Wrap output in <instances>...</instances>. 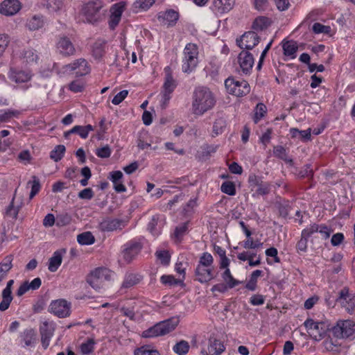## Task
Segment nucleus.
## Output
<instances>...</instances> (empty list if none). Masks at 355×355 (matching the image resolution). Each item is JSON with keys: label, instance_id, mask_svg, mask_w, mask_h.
Here are the masks:
<instances>
[{"label": "nucleus", "instance_id": "62", "mask_svg": "<svg viewBox=\"0 0 355 355\" xmlns=\"http://www.w3.org/2000/svg\"><path fill=\"white\" fill-rule=\"evenodd\" d=\"M263 245L262 243L259 241H254L253 239H247L243 243V246L245 249H256L261 247Z\"/></svg>", "mask_w": 355, "mask_h": 355}, {"label": "nucleus", "instance_id": "46", "mask_svg": "<svg viewBox=\"0 0 355 355\" xmlns=\"http://www.w3.org/2000/svg\"><path fill=\"white\" fill-rule=\"evenodd\" d=\"M32 181H29L28 184H31V191L29 195V198L31 200L36 194H37L41 189V185L39 178L33 175L32 176Z\"/></svg>", "mask_w": 355, "mask_h": 355}, {"label": "nucleus", "instance_id": "3", "mask_svg": "<svg viewBox=\"0 0 355 355\" xmlns=\"http://www.w3.org/2000/svg\"><path fill=\"white\" fill-rule=\"evenodd\" d=\"M179 323L178 318H171L159 322L154 326L144 331L141 334L143 338H154L166 335L173 331Z\"/></svg>", "mask_w": 355, "mask_h": 355}, {"label": "nucleus", "instance_id": "14", "mask_svg": "<svg viewBox=\"0 0 355 355\" xmlns=\"http://www.w3.org/2000/svg\"><path fill=\"white\" fill-rule=\"evenodd\" d=\"M65 71H76L77 76H83L90 72V67L87 61L84 58H79L74 60L73 62L66 64L64 67Z\"/></svg>", "mask_w": 355, "mask_h": 355}, {"label": "nucleus", "instance_id": "54", "mask_svg": "<svg viewBox=\"0 0 355 355\" xmlns=\"http://www.w3.org/2000/svg\"><path fill=\"white\" fill-rule=\"evenodd\" d=\"M324 348L334 353H338L340 351V345L336 342H334L332 339H327L324 341Z\"/></svg>", "mask_w": 355, "mask_h": 355}, {"label": "nucleus", "instance_id": "4", "mask_svg": "<svg viewBox=\"0 0 355 355\" xmlns=\"http://www.w3.org/2000/svg\"><path fill=\"white\" fill-rule=\"evenodd\" d=\"M184 58L182 69L184 73H191L198 63V48L193 43H189L184 49Z\"/></svg>", "mask_w": 355, "mask_h": 355}, {"label": "nucleus", "instance_id": "39", "mask_svg": "<svg viewBox=\"0 0 355 355\" xmlns=\"http://www.w3.org/2000/svg\"><path fill=\"white\" fill-rule=\"evenodd\" d=\"M77 241L80 245H92L95 238L90 232H85L78 235Z\"/></svg>", "mask_w": 355, "mask_h": 355}, {"label": "nucleus", "instance_id": "6", "mask_svg": "<svg viewBox=\"0 0 355 355\" xmlns=\"http://www.w3.org/2000/svg\"><path fill=\"white\" fill-rule=\"evenodd\" d=\"M331 331L337 338H353L355 333V322L350 320H338L332 327Z\"/></svg>", "mask_w": 355, "mask_h": 355}, {"label": "nucleus", "instance_id": "44", "mask_svg": "<svg viewBox=\"0 0 355 355\" xmlns=\"http://www.w3.org/2000/svg\"><path fill=\"white\" fill-rule=\"evenodd\" d=\"M226 127V121L223 117L216 119L213 125V136L221 134Z\"/></svg>", "mask_w": 355, "mask_h": 355}, {"label": "nucleus", "instance_id": "36", "mask_svg": "<svg viewBox=\"0 0 355 355\" xmlns=\"http://www.w3.org/2000/svg\"><path fill=\"white\" fill-rule=\"evenodd\" d=\"M270 25L268 18L265 17H259L257 18L252 26L253 31H260L266 28Z\"/></svg>", "mask_w": 355, "mask_h": 355}, {"label": "nucleus", "instance_id": "10", "mask_svg": "<svg viewBox=\"0 0 355 355\" xmlns=\"http://www.w3.org/2000/svg\"><path fill=\"white\" fill-rule=\"evenodd\" d=\"M108 273L109 270L107 268H96L88 275L87 282L94 289H100L104 282L107 280Z\"/></svg>", "mask_w": 355, "mask_h": 355}, {"label": "nucleus", "instance_id": "20", "mask_svg": "<svg viewBox=\"0 0 355 355\" xmlns=\"http://www.w3.org/2000/svg\"><path fill=\"white\" fill-rule=\"evenodd\" d=\"M54 327L52 324L48 322H44L40 327V333L41 336V342L44 349H46L50 340L53 335Z\"/></svg>", "mask_w": 355, "mask_h": 355}, {"label": "nucleus", "instance_id": "33", "mask_svg": "<svg viewBox=\"0 0 355 355\" xmlns=\"http://www.w3.org/2000/svg\"><path fill=\"white\" fill-rule=\"evenodd\" d=\"M178 12H175L173 10H169L166 11L163 16L162 17L163 23L167 26H173L175 24L177 20L178 19ZM161 18V16H159V19Z\"/></svg>", "mask_w": 355, "mask_h": 355}, {"label": "nucleus", "instance_id": "64", "mask_svg": "<svg viewBox=\"0 0 355 355\" xmlns=\"http://www.w3.org/2000/svg\"><path fill=\"white\" fill-rule=\"evenodd\" d=\"M135 355H160L156 349H147L144 347L135 349Z\"/></svg>", "mask_w": 355, "mask_h": 355}, {"label": "nucleus", "instance_id": "1", "mask_svg": "<svg viewBox=\"0 0 355 355\" xmlns=\"http://www.w3.org/2000/svg\"><path fill=\"white\" fill-rule=\"evenodd\" d=\"M216 104L213 92L207 87L199 86L195 88L192 94V112L195 115H202L211 110Z\"/></svg>", "mask_w": 355, "mask_h": 355}, {"label": "nucleus", "instance_id": "50", "mask_svg": "<svg viewBox=\"0 0 355 355\" xmlns=\"http://www.w3.org/2000/svg\"><path fill=\"white\" fill-rule=\"evenodd\" d=\"M254 121L257 123L266 112V107L263 103H258L254 110Z\"/></svg>", "mask_w": 355, "mask_h": 355}, {"label": "nucleus", "instance_id": "40", "mask_svg": "<svg viewBox=\"0 0 355 355\" xmlns=\"http://www.w3.org/2000/svg\"><path fill=\"white\" fill-rule=\"evenodd\" d=\"M189 344L186 340L177 343L173 347V350L178 355H186L189 350Z\"/></svg>", "mask_w": 355, "mask_h": 355}, {"label": "nucleus", "instance_id": "58", "mask_svg": "<svg viewBox=\"0 0 355 355\" xmlns=\"http://www.w3.org/2000/svg\"><path fill=\"white\" fill-rule=\"evenodd\" d=\"M112 150L108 145L96 149V155L101 158H108L110 157Z\"/></svg>", "mask_w": 355, "mask_h": 355}, {"label": "nucleus", "instance_id": "45", "mask_svg": "<svg viewBox=\"0 0 355 355\" xmlns=\"http://www.w3.org/2000/svg\"><path fill=\"white\" fill-rule=\"evenodd\" d=\"M125 5L126 3L124 1H120L114 4L110 8V15L114 16L115 17L121 18V15L125 10Z\"/></svg>", "mask_w": 355, "mask_h": 355}, {"label": "nucleus", "instance_id": "55", "mask_svg": "<svg viewBox=\"0 0 355 355\" xmlns=\"http://www.w3.org/2000/svg\"><path fill=\"white\" fill-rule=\"evenodd\" d=\"M274 155L278 158L283 159L286 162H292L291 159H288V155L286 149L282 146H277L274 147L273 150Z\"/></svg>", "mask_w": 355, "mask_h": 355}, {"label": "nucleus", "instance_id": "2", "mask_svg": "<svg viewBox=\"0 0 355 355\" xmlns=\"http://www.w3.org/2000/svg\"><path fill=\"white\" fill-rule=\"evenodd\" d=\"M103 7V3L101 0H90L83 3L80 13L86 22L96 24L102 19Z\"/></svg>", "mask_w": 355, "mask_h": 355}, {"label": "nucleus", "instance_id": "35", "mask_svg": "<svg viewBox=\"0 0 355 355\" xmlns=\"http://www.w3.org/2000/svg\"><path fill=\"white\" fill-rule=\"evenodd\" d=\"M263 275V271L261 270H256L253 271L250 277L249 281L245 285V288L250 291H254L257 288V282L258 277Z\"/></svg>", "mask_w": 355, "mask_h": 355}, {"label": "nucleus", "instance_id": "32", "mask_svg": "<svg viewBox=\"0 0 355 355\" xmlns=\"http://www.w3.org/2000/svg\"><path fill=\"white\" fill-rule=\"evenodd\" d=\"M311 236L306 227L302 231L301 239L297 242L296 248L297 252H306L307 250L308 239Z\"/></svg>", "mask_w": 355, "mask_h": 355}, {"label": "nucleus", "instance_id": "56", "mask_svg": "<svg viewBox=\"0 0 355 355\" xmlns=\"http://www.w3.org/2000/svg\"><path fill=\"white\" fill-rule=\"evenodd\" d=\"M157 258L161 261L162 264L166 266L169 263L171 256L168 251L161 250L155 253Z\"/></svg>", "mask_w": 355, "mask_h": 355}, {"label": "nucleus", "instance_id": "21", "mask_svg": "<svg viewBox=\"0 0 355 355\" xmlns=\"http://www.w3.org/2000/svg\"><path fill=\"white\" fill-rule=\"evenodd\" d=\"M8 77L12 81L16 83H24L31 79L32 74L29 71L10 68Z\"/></svg>", "mask_w": 355, "mask_h": 355}, {"label": "nucleus", "instance_id": "17", "mask_svg": "<svg viewBox=\"0 0 355 355\" xmlns=\"http://www.w3.org/2000/svg\"><path fill=\"white\" fill-rule=\"evenodd\" d=\"M21 9L18 0H5L0 3V13L6 16H12Z\"/></svg>", "mask_w": 355, "mask_h": 355}, {"label": "nucleus", "instance_id": "47", "mask_svg": "<svg viewBox=\"0 0 355 355\" xmlns=\"http://www.w3.org/2000/svg\"><path fill=\"white\" fill-rule=\"evenodd\" d=\"M95 341L93 338L88 339L86 342L83 343L80 346V352L84 355L91 354L94 349Z\"/></svg>", "mask_w": 355, "mask_h": 355}, {"label": "nucleus", "instance_id": "29", "mask_svg": "<svg viewBox=\"0 0 355 355\" xmlns=\"http://www.w3.org/2000/svg\"><path fill=\"white\" fill-rule=\"evenodd\" d=\"M44 24L42 15H34L27 20L26 26L31 31H36L43 27Z\"/></svg>", "mask_w": 355, "mask_h": 355}, {"label": "nucleus", "instance_id": "60", "mask_svg": "<svg viewBox=\"0 0 355 355\" xmlns=\"http://www.w3.org/2000/svg\"><path fill=\"white\" fill-rule=\"evenodd\" d=\"M330 29V26L322 25L320 23H315L312 26V30L315 34L328 33Z\"/></svg>", "mask_w": 355, "mask_h": 355}, {"label": "nucleus", "instance_id": "22", "mask_svg": "<svg viewBox=\"0 0 355 355\" xmlns=\"http://www.w3.org/2000/svg\"><path fill=\"white\" fill-rule=\"evenodd\" d=\"M20 340L24 343V347H34L37 343V333L33 329H25L20 334Z\"/></svg>", "mask_w": 355, "mask_h": 355}, {"label": "nucleus", "instance_id": "38", "mask_svg": "<svg viewBox=\"0 0 355 355\" xmlns=\"http://www.w3.org/2000/svg\"><path fill=\"white\" fill-rule=\"evenodd\" d=\"M94 130V128L92 125H87L85 126L75 125L71 132H75L80 135L82 139H86L88 137L89 132Z\"/></svg>", "mask_w": 355, "mask_h": 355}, {"label": "nucleus", "instance_id": "51", "mask_svg": "<svg viewBox=\"0 0 355 355\" xmlns=\"http://www.w3.org/2000/svg\"><path fill=\"white\" fill-rule=\"evenodd\" d=\"M13 257L10 254L6 256L3 261L0 263V271L6 274L12 267Z\"/></svg>", "mask_w": 355, "mask_h": 355}, {"label": "nucleus", "instance_id": "30", "mask_svg": "<svg viewBox=\"0 0 355 355\" xmlns=\"http://www.w3.org/2000/svg\"><path fill=\"white\" fill-rule=\"evenodd\" d=\"M21 114V111L17 110L7 109L0 110V122L6 123L12 119L18 118Z\"/></svg>", "mask_w": 355, "mask_h": 355}, {"label": "nucleus", "instance_id": "53", "mask_svg": "<svg viewBox=\"0 0 355 355\" xmlns=\"http://www.w3.org/2000/svg\"><path fill=\"white\" fill-rule=\"evenodd\" d=\"M188 225L189 222H186L176 227L174 232V236L175 239H177L178 241H180L182 239L183 236L188 231Z\"/></svg>", "mask_w": 355, "mask_h": 355}, {"label": "nucleus", "instance_id": "5", "mask_svg": "<svg viewBox=\"0 0 355 355\" xmlns=\"http://www.w3.org/2000/svg\"><path fill=\"white\" fill-rule=\"evenodd\" d=\"M164 71L165 80L161 92L162 99L160 101V105L162 109H165L171 97V94L177 86L176 82L173 78L170 67H166L164 69Z\"/></svg>", "mask_w": 355, "mask_h": 355}, {"label": "nucleus", "instance_id": "34", "mask_svg": "<svg viewBox=\"0 0 355 355\" xmlns=\"http://www.w3.org/2000/svg\"><path fill=\"white\" fill-rule=\"evenodd\" d=\"M21 58L24 62L28 64L37 63L39 56L37 54L35 50L33 49H28L23 51Z\"/></svg>", "mask_w": 355, "mask_h": 355}, {"label": "nucleus", "instance_id": "43", "mask_svg": "<svg viewBox=\"0 0 355 355\" xmlns=\"http://www.w3.org/2000/svg\"><path fill=\"white\" fill-rule=\"evenodd\" d=\"M65 0H46V6L50 11L57 12L64 7Z\"/></svg>", "mask_w": 355, "mask_h": 355}, {"label": "nucleus", "instance_id": "37", "mask_svg": "<svg viewBox=\"0 0 355 355\" xmlns=\"http://www.w3.org/2000/svg\"><path fill=\"white\" fill-rule=\"evenodd\" d=\"M222 278L230 288H232L241 284V282L236 280L233 277L229 268H226L223 272Z\"/></svg>", "mask_w": 355, "mask_h": 355}, {"label": "nucleus", "instance_id": "63", "mask_svg": "<svg viewBox=\"0 0 355 355\" xmlns=\"http://www.w3.org/2000/svg\"><path fill=\"white\" fill-rule=\"evenodd\" d=\"M128 90H122L120 92H119L117 94H116L113 99L112 100V103L114 105H119L128 96Z\"/></svg>", "mask_w": 355, "mask_h": 355}, {"label": "nucleus", "instance_id": "31", "mask_svg": "<svg viewBox=\"0 0 355 355\" xmlns=\"http://www.w3.org/2000/svg\"><path fill=\"white\" fill-rule=\"evenodd\" d=\"M155 3V0H136L132 5L133 11L135 12L146 11Z\"/></svg>", "mask_w": 355, "mask_h": 355}, {"label": "nucleus", "instance_id": "25", "mask_svg": "<svg viewBox=\"0 0 355 355\" xmlns=\"http://www.w3.org/2000/svg\"><path fill=\"white\" fill-rule=\"evenodd\" d=\"M208 349L211 355H220L225 352V347L220 340L214 337H210L209 338Z\"/></svg>", "mask_w": 355, "mask_h": 355}, {"label": "nucleus", "instance_id": "16", "mask_svg": "<svg viewBox=\"0 0 355 355\" xmlns=\"http://www.w3.org/2000/svg\"><path fill=\"white\" fill-rule=\"evenodd\" d=\"M238 62L243 73L248 74L252 69L254 60L251 53L242 51L238 55Z\"/></svg>", "mask_w": 355, "mask_h": 355}, {"label": "nucleus", "instance_id": "18", "mask_svg": "<svg viewBox=\"0 0 355 355\" xmlns=\"http://www.w3.org/2000/svg\"><path fill=\"white\" fill-rule=\"evenodd\" d=\"M214 267H207L204 266L197 265L195 270L196 279L202 283H207L214 278Z\"/></svg>", "mask_w": 355, "mask_h": 355}, {"label": "nucleus", "instance_id": "57", "mask_svg": "<svg viewBox=\"0 0 355 355\" xmlns=\"http://www.w3.org/2000/svg\"><path fill=\"white\" fill-rule=\"evenodd\" d=\"M14 200L15 198H12L10 205L7 207L6 210V214L7 216L12 217L13 218H16L19 210V206L14 205Z\"/></svg>", "mask_w": 355, "mask_h": 355}, {"label": "nucleus", "instance_id": "11", "mask_svg": "<svg viewBox=\"0 0 355 355\" xmlns=\"http://www.w3.org/2000/svg\"><path fill=\"white\" fill-rule=\"evenodd\" d=\"M55 48L58 53L63 57L73 56L76 53L74 44L65 35H61L58 37Z\"/></svg>", "mask_w": 355, "mask_h": 355}, {"label": "nucleus", "instance_id": "15", "mask_svg": "<svg viewBox=\"0 0 355 355\" xmlns=\"http://www.w3.org/2000/svg\"><path fill=\"white\" fill-rule=\"evenodd\" d=\"M125 225V222L123 220L106 218L98 224V229L101 232H113L122 230Z\"/></svg>", "mask_w": 355, "mask_h": 355}, {"label": "nucleus", "instance_id": "7", "mask_svg": "<svg viewBox=\"0 0 355 355\" xmlns=\"http://www.w3.org/2000/svg\"><path fill=\"white\" fill-rule=\"evenodd\" d=\"M225 85L230 94L238 97L245 96L250 92V85L244 80H236L233 78H228L225 81Z\"/></svg>", "mask_w": 355, "mask_h": 355}, {"label": "nucleus", "instance_id": "8", "mask_svg": "<svg viewBox=\"0 0 355 355\" xmlns=\"http://www.w3.org/2000/svg\"><path fill=\"white\" fill-rule=\"evenodd\" d=\"M342 308L352 314L355 309V293L350 291L348 287H343L339 291L336 300Z\"/></svg>", "mask_w": 355, "mask_h": 355}, {"label": "nucleus", "instance_id": "27", "mask_svg": "<svg viewBox=\"0 0 355 355\" xmlns=\"http://www.w3.org/2000/svg\"><path fill=\"white\" fill-rule=\"evenodd\" d=\"M65 252V250H57L54 252L53 256L49 260L48 269L51 272H55L62 263V253Z\"/></svg>", "mask_w": 355, "mask_h": 355}, {"label": "nucleus", "instance_id": "23", "mask_svg": "<svg viewBox=\"0 0 355 355\" xmlns=\"http://www.w3.org/2000/svg\"><path fill=\"white\" fill-rule=\"evenodd\" d=\"M106 47L107 42L103 39H98L91 47L93 57L96 60L102 58L105 53Z\"/></svg>", "mask_w": 355, "mask_h": 355}, {"label": "nucleus", "instance_id": "52", "mask_svg": "<svg viewBox=\"0 0 355 355\" xmlns=\"http://www.w3.org/2000/svg\"><path fill=\"white\" fill-rule=\"evenodd\" d=\"M71 222V216L67 213H64V214H60L57 216L55 225L58 227H63V226H66V225L70 224Z\"/></svg>", "mask_w": 355, "mask_h": 355}, {"label": "nucleus", "instance_id": "24", "mask_svg": "<svg viewBox=\"0 0 355 355\" xmlns=\"http://www.w3.org/2000/svg\"><path fill=\"white\" fill-rule=\"evenodd\" d=\"M310 234L312 236L314 233L319 232L322 239H327L331 234V230L325 225H318L313 223L306 227Z\"/></svg>", "mask_w": 355, "mask_h": 355}, {"label": "nucleus", "instance_id": "12", "mask_svg": "<svg viewBox=\"0 0 355 355\" xmlns=\"http://www.w3.org/2000/svg\"><path fill=\"white\" fill-rule=\"evenodd\" d=\"M71 303L64 299L53 300L49 306V311L60 318L70 315Z\"/></svg>", "mask_w": 355, "mask_h": 355}, {"label": "nucleus", "instance_id": "48", "mask_svg": "<svg viewBox=\"0 0 355 355\" xmlns=\"http://www.w3.org/2000/svg\"><path fill=\"white\" fill-rule=\"evenodd\" d=\"M214 258L212 255L209 252H203L200 257L198 265L204 266L207 267H214Z\"/></svg>", "mask_w": 355, "mask_h": 355}, {"label": "nucleus", "instance_id": "59", "mask_svg": "<svg viewBox=\"0 0 355 355\" xmlns=\"http://www.w3.org/2000/svg\"><path fill=\"white\" fill-rule=\"evenodd\" d=\"M256 193L261 196L267 195L270 191V184L268 182H261L259 185L257 186Z\"/></svg>", "mask_w": 355, "mask_h": 355}, {"label": "nucleus", "instance_id": "42", "mask_svg": "<svg viewBox=\"0 0 355 355\" xmlns=\"http://www.w3.org/2000/svg\"><path fill=\"white\" fill-rule=\"evenodd\" d=\"M284 54L286 56H291L292 58L295 57V54L297 51V46L293 41H287L283 44Z\"/></svg>", "mask_w": 355, "mask_h": 355}, {"label": "nucleus", "instance_id": "49", "mask_svg": "<svg viewBox=\"0 0 355 355\" xmlns=\"http://www.w3.org/2000/svg\"><path fill=\"white\" fill-rule=\"evenodd\" d=\"M220 190L223 193L230 196H234L236 194L235 184L231 181L224 182L221 184Z\"/></svg>", "mask_w": 355, "mask_h": 355}, {"label": "nucleus", "instance_id": "9", "mask_svg": "<svg viewBox=\"0 0 355 355\" xmlns=\"http://www.w3.org/2000/svg\"><path fill=\"white\" fill-rule=\"evenodd\" d=\"M304 325L310 336L315 340H321L324 338L327 330V325L324 322H315L311 318L306 319Z\"/></svg>", "mask_w": 355, "mask_h": 355}, {"label": "nucleus", "instance_id": "28", "mask_svg": "<svg viewBox=\"0 0 355 355\" xmlns=\"http://www.w3.org/2000/svg\"><path fill=\"white\" fill-rule=\"evenodd\" d=\"M235 0H214L213 6L219 13H224L232 9Z\"/></svg>", "mask_w": 355, "mask_h": 355}, {"label": "nucleus", "instance_id": "13", "mask_svg": "<svg viewBox=\"0 0 355 355\" xmlns=\"http://www.w3.org/2000/svg\"><path fill=\"white\" fill-rule=\"evenodd\" d=\"M259 40L260 37L255 31H248L236 39V44L242 49L251 50L259 44Z\"/></svg>", "mask_w": 355, "mask_h": 355}, {"label": "nucleus", "instance_id": "61", "mask_svg": "<svg viewBox=\"0 0 355 355\" xmlns=\"http://www.w3.org/2000/svg\"><path fill=\"white\" fill-rule=\"evenodd\" d=\"M161 282L164 284H168L170 286L178 285L181 283V281L175 279L172 275H162L161 277Z\"/></svg>", "mask_w": 355, "mask_h": 355}, {"label": "nucleus", "instance_id": "26", "mask_svg": "<svg viewBox=\"0 0 355 355\" xmlns=\"http://www.w3.org/2000/svg\"><path fill=\"white\" fill-rule=\"evenodd\" d=\"M142 280V276L139 274L128 273L125 275L121 289H129L138 284Z\"/></svg>", "mask_w": 355, "mask_h": 355}, {"label": "nucleus", "instance_id": "41", "mask_svg": "<svg viewBox=\"0 0 355 355\" xmlns=\"http://www.w3.org/2000/svg\"><path fill=\"white\" fill-rule=\"evenodd\" d=\"M66 148L64 145H58L50 153V157L55 162H58L63 157Z\"/></svg>", "mask_w": 355, "mask_h": 355}, {"label": "nucleus", "instance_id": "19", "mask_svg": "<svg viewBox=\"0 0 355 355\" xmlns=\"http://www.w3.org/2000/svg\"><path fill=\"white\" fill-rule=\"evenodd\" d=\"M142 245L140 243L136 241H130L124 245L123 251V258L130 262L141 251Z\"/></svg>", "mask_w": 355, "mask_h": 355}]
</instances>
